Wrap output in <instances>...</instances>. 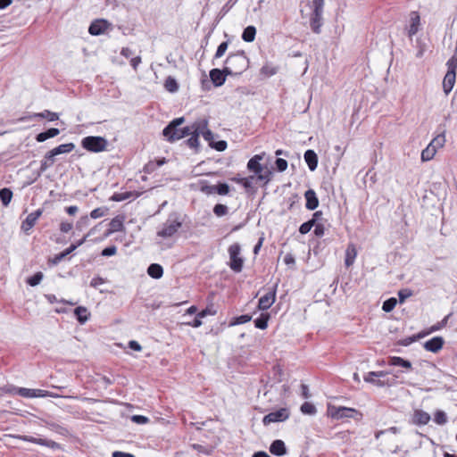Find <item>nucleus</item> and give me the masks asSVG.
<instances>
[{
	"label": "nucleus",
	"mask_w": 457,
	"mask_h": 457,
	"mask_svg": "<svg viewBox=\"0 0 457 457\" xmlns=\"http://www.w3.org/2000/svg\"><path fill=\"white\" fill-rule=\"evenodd\" d=\"M192 137L186 140L185 144L188 147L197 150L199 147V136L202 135L211 146V143H213L214 135L208 129V120L206 119H198L192 123Z\"/></svg>",
	"instance_id": "obj_1"
},
{
	"label": "nucleus",
	"mask_w": 457,
	"mask_h": 457,
	"mask_svg": "<svg viewBox=\"0 0 457 457\" xmlns=\"http://www.w3.org/2000/svg\"><path fill=\"white\" fill-rule=\"evenodd\" d=\"M184 122V117L176 118L163 129L162 135L169 142L172 143L187 136L192 137V124L182 129L179 128Z\"/></svg>",
	"instance_id": "obj_2"
},
{
	"label": "nucleus",
	"mask_w": 457,
	"mask_h": 457,
	"mask_svg": "<svg viewBox=\"0 0 457 457\" xmlns=\"http://www.w3.org/2000/svg\"><path fill=\"white\" fill-rule=\"evenodd\" d=\"M249 66V60L244 52L229 54L225 61V72L237 76L242 74Z\"/></svg>",
	"instance_id": "obj_3"
},
{
	"label": "nucleus",
	"mask_w": 457,
	"mask_h": 457,
	"mask_svg": "<svg viewBox=\"0 0 457 457\" xmlns=\"http://www.w3.org/2000/svg\"><path fill=\"white\" fill-rule=\"evenodd\" d=\"M306 6L310 9V26L312 30L320 34L323 25L322 13L324 0H306Z\"/></svg>",
	"instance_id": "obj_4"
},
{
	"label": "nucleus",
	"mask_w": 457,
	"mask_h": 457,
	"mask_svg": "<svg viewBox=\"0 0 457 457\" xmlns=\"http://www.w3.org/2000/svg\"><path fill=\"white\" fill-rule=\"evenodd\" d=\"M263 159V154H256L247 162V169L257 175V179L268 183L270 180L271 171L263 168L260 162Z\"/></svg>",
	"instance_id": "obj_5"
},
{
	"label": "nucleus",
	"mask_w": 457,
	"mask_h": 457,
	"mask_svg": "<svg viewBox=\"0 0 457 457\" xmlns=\"http://www.w3.org/2000/svg\"><path fill=\"white\" fill-rule=\"evenodd\" d=\"M328 415L335 420H342L345 418L359 420L362 416L356 409L331 404L328 406Z\"/></svg>",
	"instance_id": "obj_6"
},
{
	"label": "nucleus",
	"mask_w": 457,
	"mask_h": 457,
	"mask_svg": "<svg viewBox=\"0 0 457 457\" xmlns=\"http://www.w3.org/2000/svg\"><path fill=\"white\" fill-rule=\"evenodd\" d=\"M81 145L89 152L99 153L106 150L108 142L103 137L88 136L82 139Z\"/></svg>",
	"instance_id": "obj_7"
},
{
	"label": "nucleus",
	"mask_w": 457,
	"mask_h": 457,
	"mask_svg": "<svg viewBox=\"0 0 457 457\" xmlns=\"http://www.w3.org/2000/svg\"><path fill=\"white\" fill-rule=\"evenodd\" d=\"M229 267L235 272L242 271L244 259L240 256L241 246L238 243H234L228 247Z\"/></svg>",
	"instance_id": "obj_8"
},
{
	"label": "nucleus",
	"mask_w": 457,
	"mask_h": 457,
	"mask_svg": "<svg viewBox=\"0 0 457 457\" xmlns=\"http://www.w3.org/2000/svg\"><path fill=\"white\" fill-rule=\"evenodd\" d=\"M15 394L24 397V398H37V397H53V398H58V397H64L62 395L55 394L50 391L42 390V389H30V388H25L21 387L19 389H15Z\"/></svg>",
	"instance_id": "obj_9"
},
{
	"label": "nucleus",
	"mask_w": 457,
	"mask_h": 457,
	"mask_svg": "<svg viewBox=\"0 0 457 457\" xmlns=\"http://www.w3.org/2000/svg\"><path fill=\"white\" fill-rule=\"evenodd\" d=\"M181 225V222L177 219H168L163 224L162 228L157 232V235L161 237H170L177 233Z\"/></svg>",
	"instance_id": "obj_10"
},
{
	"label": "nucleus",
	"mask_w": 457,
	"mask_h": 457,
	"mask_svg": "<svg viewBox=\"0 0 457 457\" xmlns=\"http://www.w3.org/2000/svg\"><path fill=\"white\" fill-rule=\"evenodd\" d=\"M289 417V411L286 408H281L276 411L270 412L265 415L262 419V423L267 426L274 422H281L287 420Z\"/></svg>",
	"instance_id": "obj_11"
},
{
	"label": "nucleus",
	"mask_w": 457,
	"mask_h": 457,
	"mask_svg": "<svg viewBox=\"0 0 457 457\" xmlns=\"http://www.w3.org/2000/svg\"><path fill=\"white\" fill-rule=\"evenodd\" d=\"M42 213H43V211L41 209H38V210L29 213L21 223V230L24 233H26L27 235H29V231L35 226L37 220L42 215Z\"/></svg>",
	"instance_id": "obj_12"
},
{
	"label": "nucleus",
	"mask_w": 457,
	"mask_h": 457,
	"mask_svg": "<svg viewBox=\"0 0 457 457\" xmlns=\"http://www.w3.org/2000/svg\"><path fill=\"white\" fill-rule=\"evenodd\" d=\"M277 285L267 294L259 299L258 307L260 310H268L275 302Z\"/></svg>",
	"instance_id": "obj_13"
},
{
	"label": "nucleus",
	"mask_w": 457,
	"mask_h": 457,
	"mask_svg": "<svg viewBox=\"0 0 457 457\" xmlns=\"http://www.w3.org/2000/svg\"><path fill=\"white\" fill-rule=\"evenodd\" d=\"M110 26L111 24L105 20H96L90 24L88 32L93 36H98L104 34Z\"/></svg>",
	"instance_id": "obj_14"
},
{
	"label": "nucleus",
	"mask_w": 457,
	"mask_h": 457,
	"mask_svg": "<svg viewBox=\"0 0 457 457\" xmlns=\"http://www.w3.org/2000/svg\"><path fill=\"white\" fill-rule=\"evenodd\" d=\"M35 118L46 119L49 121H54L59 119V115L56 112H53L51 111L45 110L44 112H34V113L30 114L29 116L21 117L20 119V120L26 121V120H33Z\"/></svg>",
	"instance_id": "obj_15"
},
{
	"label": "nucleus",
	"mask_w": 457,
	"mask_h": 457,
	"mask_svg": "<svg viewBox=\"0 0 457 457\" xmlns=\"http://www.w3.org/2000/svg\"><path fill=\"white\" fill-rule=\"evenodd\" d=\"M228 75L225 72V67L223 70L215 68L210 71V78L215 87H221L225 83Z\"/></svg>",
	"instance_id": "obj_16"
},
{
	"label": "nucleus",
	"mask_w": 457,
	"mask_h": 457,
	"mask_svg": "<svg viewBox=\"0 0 457 457\" xmlns=\"http://www.w3.org/2000/svg\"><path fill=\"white\" fill-rule=\"evenodd\" d=\"M420 27V17L417 12H411L410 25L407 29L408 37L411 38L419 31Z\"/></svg>",
	"instance_id": "obj_17"
},
{
	"label": "nucleus",
	"mask_w": 457,
	"mask_h": 457,
	"mask_svg": "<svg viewBox=\"0 0 457 457\" xmlns=\"http://www.w3.org/2000/svg\"><path fill=\"white\" fill-rule=\"evenodd\" d=\"M444 345V339L441 337H435L424 344V348L432 353H437Z\"/></svg>",
	"instance_id": "obj_18"
},
{
	"label": "nucleus",
	"mask_w": 457,
	"mask_h": 457,
	"mask_svg": "<svg viewBox=\"0 0 457 457\" xmlns=\"http://www.w3.org/2000/svg\"><path fill=\"white\" fill-rule=\"evenodd\" d=\"M270 452L276 456H283L287 454V451L285 443L280 439H276L271 443Z\"/></svg>",
	"instance_id": "obj_19"
},
{
	"label": "nucleus",
	"mask_w": 457,
	"mask_h": 457,
	"mask_svg": "<svg viewBox=\"0 0 457 457\" xmlns=\"http://www.w3.org/2000/svg\"><path fill=\"white\" fill-rule=\"evenodd\" d=\"M430 420V415L422 411V410H416L413 413L412 417V422L416 425H426Z\"/></svg>",
	"instance_id": "obj_20"
},
{
	"label": "nucleus",
	"mask_w": 457,
	"mask_h": 457,
	"mask_svg": "<svg viewBox=\"0 0 457 457\" xmlns=\"http://www.w3.org/2000/svg\"><path fill=\"white\" fill-rule=\"evenodd\" d=\"M386 372L385 371H370L364 376V380L378 386H384L385 383L379 379L376 380L375 378H381L386 376Z\"/></svg>",
	"instance_id": "obj_21"
},
{
	"label": "nucleus",
	"mask_w": 457,
	"mask_h": 457,
	"mask_svg": "<svg viewBox=\"0 0 457 457\" xmlns=\"http://www.w3.org/2000/svg\"><path fill=\"white\" fill-rule=\"evenodd\" d=\"M306 199V208L308 210H315L319 205V200L315 192L312 189H309L304 194Z\"/></svg>",
	"instance_id": "obj_22"
},
{
	"label": "nucleus",
	"mask_w": 457,
	"mask_h": 457,
	"mask_svg": "<svg viewBox=\"0 0 457 457\" xmlns=\"http://www.w3.org/2000/svg\"><path fill=\"white\" fill-rule=\"evenodd\" d=\"M304 161L306 162L309 169L314 170L318 165V156L313 150H307L304 153Z\"/></svg>",
	"instance_id": "obj_23"
},
{
	"label": "nucleus",
	"mask_w": 457,
	"mask_h": 457,
	"mask_svg": "<svg viewBox=\"0 0 457 457\" xmlns=\"http://www.w3.org/2000/svg\"><path fill=\"white\" fill-rule=\"evenodd\" d=\"M456 76L445 73V78L443 79V90L444 93L447 96L453 90V87L455 84Z\"/></svg>",
	"instance_id": "obj_24"
},
{
	"label": "nucleus",
	"mask_w": 457,
	"mask_h": 457,
	"mask_svg": "<svg viewBox=\"0 0 457 457\" xmlns=\"http://www.w3.org/2000/svg\"><path fill=\"white\" fill-rule=\"evenodd\" d=\"M388 364L391 365V366H400V367H403L406 370H411L412 369V365L411 363V361H407V360H404L403 359L402 357H399V356H392L389 358L388 360Z\"/></svg>",
	"instance_id": "obj_25"
},
{
	"label": "nucleus",
	"mask_w": 457,
	"mask_h": 457,
	"mask_svg": "<svg viewBox=\"0 0 457 457\" xmlns=\"http://www.w3.org/2000/svg\"><path fill=\"white\" fill-rule=\"evenodd\" d=\"M74 314L80 324H85L89 319V312L86 307L79 306L74 310Z\"/></svg>",
	"instance_id": "obj_26"
},
{
	"label": "nucleus",
	"mask_w": 457,
	"mask_h": 457,
	"mask_svg": "<svg viewBox=\"0 0 457 457\" xmlns=\"http://www.w3.org/2000/svg\"><path fill=\"white\" fill-rule=\"evenodd\" d=\"M59 133L60 130L58 129L51 128L44 132H40L39 134H37L36 137V140L37 142H44L48 138L56 137L57 135H59Z\"/></svg>",
	"instance_id": "obj_27"
},
{
	"label": "nucleus",
	"mask_w": 457,
	"mask_h": 457,
	"mask_svg": "<svg viewBox=\"0 0 457 457\" xmlns=\"http://www.w3.org/2000/svg\"><path fill=\"white\" fill-rule=\"evenodd\" d=\"M147 274L155 279L161 278L163 275V269L158 263H152L147 268Z\"/></svg>",
	"instance_id": "obj_28"
},
{
	"label": "nucleus",
	"mask_w": 457,
	"mask_h": 457,
	"mask_svg": "<svg viewBox=\"0 0 457 457\" xmlns=\"http://www.w3.org/2000/svg\"><path fill=\"white\" fill-rule=\"evenodd\" d=\"M357 253L353 245H348L345 251V264L346 267H350L353 264L356 258Z\"/></svg>",
	"instance_id": "obj_29"
},
{
	"label": "nucleus",
	"mask_w": 457,
	"mask_h": 457,
	"mask_svg": "<svg viewBox=\"0 0 457 457\" xmlns=\"http://www.w3.org/2000/svg\"><path fill=\"white\" fill-rule=\"evenodd\" d=\"M256 29L253 26L246 27L242 33V39L245 42H253L255 38Z\"/></svg>",
	"instance_id": "obj_30"
},
{
	"label": "nucleus",
	"mask_w": 457,
	"mask_h": 457,
	"mask_svg": "<svg viewBox=\"0 0 457 457\" xmlns=\"http://www.w3.org/2000/svg\"><path fill=\"white\" fill-rule=\"evenodd\" d=\"M278 71V67L271 62H266L261 69V74L270 77L275 75Z\"/></svg>",
	"instance_id": "obj_31"
},
{
	"label": "nucleus",
	"mask_w": 457,
	"mask_h": 457,
	"mask_svg": "<svg viewBox=\"0 0 457 457\" xmlns=\"http://www.w3.org/2000/svg\"><path fill=\"white\" fill-rule=\"evenodd\" d=\"M12 198V192L10 188L4 187L0 189V200L4 206H7Z\"/></svg>",
	"instance_id": "obj_32"
},
{
	"label": "nucleus",
	"mask_w": 457,
	"mask_h": 457,
	"mask_svg": "<svg viewBox=\"0 0 457 457\" xmlns=\"http://www.w3.org/2000/svg\"><path fill=\"white\" fill-rule=\"evenodd\" d=\"M75 148L73 143L62 144L54 148V154L57 155L71 153Z\"/></svg>",
	"instance_id": "obj_33"
},
{
	"label": "nucleus",
	"mask_w": 457,
	"mask_h": 457,
	"mask_svg": "<svg viewBox=\"0 0 457 457\" xmlns=\"http://www.w3.org/2000/svg\"><path fill=\"white\" fill-rule=\"evenodd\" d=\"M436 151V148L433 147V145H428L424 150L421 152V160L423 162H428L433 159Z\"/></svg>",
	"instance_id": "obj_34"
},
{
	"label": "nucleus",
	"mask_w": 457,
	"mask_h": 457,
	"mask_svg": "<svg viewBox=\"0 0 457 457\" xmlns=\"http://www.w3.org/2000/svg\"><path fill=\"white\" fill-rule=\"evenodd\" d=\"M269 319H270V314L262 313L259 318L254 320L255 327L260 329H265L268 327Z\"/></svg>",
	"instance_id": "obj_35"
},
{
	"label": "nucleus",
	"mask_w": 457,
	"mask_h": 457,
	"mask_svg": "<svg viewBox=\"0 0 457 457\" xmlns=\"http://www.w3.org/2000/svg\"><path fill=\"white\" fill-rule=\"evenodd\" d=\"M200 191L206 195H213L216 191V186L209 185L207 181L201 180L199 182Z\"/></svg>",
	"instance_id": "obj_36"
},
{
	"label": "nucleus",
	"mask_w": 457,
	"mask_h": 457,
	"mask_svg": "<svg viewBox=\"0 0 457 457\" xmlns=\"http://www.w3.org/2000/svg\"><path fill=\"white\" fill-rule=\"evenodd\" d=\"M447 71L446 73H450L456 76L457 71V55H453L446 62Z\"/></svg>",
	"instance_id": "obj_37"
},
{
	"label": "nucleus",
	"mask_w": 457,
	"mask_h": 457,
	"mask_svg": "<svg viewBox=\"0 0 457 457\" xmlns=\"http://www.w3.org/2000/svg\"><path fill=\"white\" fill-rule=\"evenodd\" d=\"M301 411L303 414L314 415L317 412V409L312 403L305 402L301 406Z\"/></svg>",
	"instance_id": "obj_38"
},
{
	"label": "nucleus",
	"mask_w": 457,
	"mask_h": 457,
	"mask_svg": "<svg viewBox=\"0 0 457 457\" xmlns=\"http://www.w3.org/2000/svg\"><path fill=\"white\" fill-rule=\"evenodd\" d=\"M43 277V273L38 271L35 273L33 276L29 277L27 279V283L31 287H36L42 281Z\"/></svg>",
	"instance_id": "obj_39"
},
{
	"label": "nucleus",
	"mask_w": 457,
	"mask_h": 457,
	"mask_svg": "<svg viewBox=\"0 0 457 457\" xmlns=\"http://www.w3.org/2000/svg\"><path fill=\"white\" fill-rule=\"evenodd\" d=\"M445 144V134H440V135H437L430 143L429 145H433V147L436 148V151L440 148V147H443L444 145Z\"/></svg>",
	"instance_id": "obj_40"
},
{
	"label": "nucleus",
	"mask_w": 457,
	"mask_h": 457,
	"mask_svg": "<svg viewBox=\"0 0 457 457\" xmlns=\"http://www.w3.org/2000/svg\"><path fill=\"white\" fill-rule=\"evenodd\" d=\"M396 303V299L395 297H391L383 303L382 310L386 312H390L395 307Z\"/></svg>",
	"instance_id": "obj_41"
},
{
	"label": "nucleus",
	"mask_w": 457,
	"mask_h": 457,
	"mask_svg": "<svg viewBox=\"0 0 457 457\" xmlns=\"http://www.w3.org/2000/svg\"><path fill=\"white\" fill-rule=\"evenodd\" d=\"M434 421L438 425H445L447 422L446 413L443 411H436L434 415Z\"/></svg>",
	"instance_id": "obj_42"
},
{
	"label": "nucleus",
	"mask_w": 457,
	"mask_h": 457,
	"mask_svg": "<svg viewBox=\"0 0 457 457\" xmlns=\"http://www.w3.org/2000/svg\"><path fill=\"white\" fill-rule=\"evenodd\" d=\"M164 86H165V88L170 92H176L179 89L177 81L171 77H169L165 80Z\"/></svg>",
	"instance_id": "obj_43"
},
{
	"label": "nucleus",
	"mask_w": 457,
	"mask_h": 457,
	"mask_svg": "<svg viewBox=\"0 0 457 457\" xmlns=\"http://www.w3.org/2000/svg\"><path fill=\"white\" fill-rule=\"evenodd\" d=\"M37 445H45L51 449H57L60 446L59 444L54 441L43 438H37Z\"/></svg>",
	"instance_id": "obj_44"
},
{
	"label": "nucleus",
	"mask_w": 457,
	"mask_h": 457,
	"mask_svg": "<svg viewBox=\"0 0 457 457\" xmlns=\"http://www.w3.org/2000/svg\"><path fill=\"white\" fill-rule=\"evenodd\" d=\"M131 196H132V193L131 192L115 193L111 197V200L112 201H115V202H121V201L129 199Z\"/></svg>",
	"instance_id": "obj_45"
},
{
	"label": "nucleus",
	"mask_w": 457,
	"mask_h": 457,
	"mask_svg": "<svg viewBox=\"0 0 457 457\" xmlns=\"http://www.w3.org/2000/svg\"><path fill=\"white\" fill-rule=\"evenodd\" d=\"M251 319H252V316H250L248 314L240 315L238 317H236L234 319V320L231 321L230 325L235 326V325L245 324V323L250 321Z\"/></svg>",
	"instance_id": "obj_46"
},
{
	"label": "nucleus",
	"mask_w": 457,
	"mask_h": 457,
	"mask_svg": "<svg viewBox=\"0 0 457 457\" xmlns=\"http://www.w3.org/2000/svg\"><path fill=\"white\" fill-rule=\"evenodd\" d=\"M89 225V218L85 215L79 218V220L76 223V229L82 231L85 228Z\"/></svg>",
	"instance_id": "obj_47"
},
{
	"label": "nucleus",
	"mask_w": 457,
	"mask_h": 457,
	"mask_svg": "<svg viewBox=\"0 0 457 457\" xmlns=\"http://www.w3.org/2000/svg\"><path fill=\"white\" fill-rule=\"evenodd\" d=\"M108 211L107 208L105 207H99V208H96L94 209L91 212H90V217L92 219H98V218H101L103 216L105 215L106 212Z\"/></svg>",
	"instance_id": "obj_48"
},
{
	"label": "nucleus",
	"mask_w": 457,
	"mask_h": 457,
	"mask_svg": "<svg viewBox=\"0 0 457 457\" xmlns=\"http://www.w3.org/2000/svg\"><path fill=\"white\" fill-rule=\"evenodd\" d=\"M228 207L224 204H218L213 208V212L215 215L220 217L226 215L228 213Z\"/></svg>",
	"instance_id": "obj_49"
},
{
	"label": "nucleus",
	"mask_w": 457,
	"mask_h": 457,
	"mask_svg": "<svg viewBox=\"0 0 457 457\" xmlns=\"http://www.w3.org/2000/svg\"><path fill=\"white\" fill-rule=\"evenodd\" d=\"M229 192V186L227 183H220L216 186L215 194L226 195Z\"/></svg>",
	"instance_id": "obj_50"
},
{
	"label": "nucleus",
	"mask_w": 457,
	"mask_h": 457,
	"mask_svg": "<svg viewBox=\"0 0 457 457\" xmlns=\"http://www.w3.org/2000/svg\"><path fill=\"white\" fill-rule=\"evenodd\" d=\"M314 226V220H308L303 223L299 228V232L303 235L307 234Z\"/></svg>",
	"instance_id": "obj_51"
},
{
	"label": "nucleus",
	"mask_w": 457,
	"mask_h": 457,
	"mask_svg": "<svg viewBox=\"0 0 457 457\" xmlns=\"http://www.w3.org/2000/svg\"><path fill=\"white\" fill-rule=\"evenodd\" d=\"M110 226L112 229L108 234H110L112 231H120L122 228L123 224L120 220L115 218L112 220V221L110 222Z\"/></svg>",
	"instance_id": "obj_52"
},
{
	"label": "nucleus",
	"mask_w": 457,
	"mask_h": 457,
	"mask_svg": "<svg viewBox=\"0 0 457 457\" xmlns=\"http://www.w3.org/2000/svg\"><path fill=\"white\" fill-rule=\"evenodd\" d=\"M278 171L283 172L287 168V162L285 159L278 158L275 162Z\"/></svg>",
	"instance_id": "obj_53"
},
{
	"label": "nucleus",
	"mask_w": 457,
	"mask_h": 457,
	"mask_svg": "<svg viewBox=\"0 0 457 457\" xmlns=\"http://www.w3.org/2000/svg\"><path fill=\"white\" fill-rule=\"evenodd\" d=\"M227 145L228 144L225 140L211 143V147L220 152L224 151L227 148Z\"/></svg>",
	"instance_id": "obj_54"
},
{
	"label": "nucleus",
	"mask_w": 457,
	"mask_h": 457,
	"mask_svg": "<svg viewBox=\"0 0 457 457\" xmlns=\"http://www.w3.org/2000/svg\"><path fill=\"white\" fill-rule=\"evenodd\" d=\"M228 49V42H222L217 48L215 58H220Z\"/></svg>",
	"instance_id": "obj_55"
},
{
	"label": "nucleus",
	"mask_w": 457,
	"mask_h": 457,
	"mask_svg": "<svg viewBox=\"0 0 457 457\" xmlns=\"http://www.w3.org/2000/svg\"><path fill=\"white\" fill-rule=\"evenodd\" d=\"M131 420L137 424H146L149 419L143 415H133Z\"/></svg>",
	"instance_id": "obj_56"
},
{
	"label": "nucleus",
	"mask_w": 457,
	"mask_h": 457,
	"mask_svg": "<svg viewBox=\"0 0 457 457\" xmlns=\"http://www.w3.org/2000/svg\"><path fill=\"white\" fill-rule=\"evenodd\" d=\"M116 251H117L116 246L111 245V246L105 247L102 251V255L103 256H112L116 253Z\"/></svg>",
	"instance_id": "obj_57"
},
{
	"label": "nucleus",
	"mask_w": 457,
	"mask_h": 457,
	"mask_svg": "<svg viewBox=\"0 0 457 457\" xmlns=\"http://www.w3.org/2000/svg\"><path fill=\"white\" fill-rule=\"evenodd\" d=\"M254 179H255L254 176H249L247 178H244L242 186L246 189H250L253 187Z\"/></svg>",
	"instance_id": "obj_58"
},
{
	"label": "nucleus",
	"mask_w": 457,
	"mask_h": 457,
	"mask_svg": "<svg viewBox=\"0 0 457 457\" xmlns=\"http://www.w3.org/2000/svg\"><path fill=\"white\" fill-rule=\"evenodd\" d=\"M411 295V292L408 289L405 290H400L398 292L399 296V302L403 303L406 298L410 297Z\"/></svg>",
	"instance_id": "obj_59"
},
{
	"label": "nucleus",
	"mask_w": 457,
	"mask_h": 457,
	"mask_svg": "<svg viewBox=\"0 0 457 457\" xmlns=\"http://www.w3.org/2000/svg\"><path fill=\"white\" fill-rule=\"evenodd\" d=\"M315 228H314V234L317 236V237H322L325 233V227L323 224H320V223H316L314 225Z\"/></svg>",
	"instance_id": "obj_60"
},
{
	"label": "nucleus",
	"mask_w": 457,
	"mask_h": 457,
	"mask_svg": "<svg viewBox=\"0 0 457 457\" xmlns=\"http://www.w3.org/2000/svg\"><path fill=\"white\" fill-rule=\"evenodd\" d=\"M65 254L63 253V252L54 255V257L53 259L50 260L51 263L53 265H57L60 262H62L64 258H65Z\"/></svg>",
	"instance_id": "obj_61"
},
{
	"label": "nucleus",
	"mask_w": 457,
	"mask_h": 457,
	"mask_svg": "<svg viewBox=\"0 0 457 457\" xmlns=\"http://www.w3.org/2000/svg\"><path fill=\"white\" fill-rule=\"evenodd\" d=\"M72 228V223L62 221L60 224V230L62 233H68Z\"/></svg>",
	"instance_id": "obj_62"
},
{
	"label": "nucleus",
	"mask_w": 457,
	"mask_h": 457,
	"mask_svg": "<svg viewBox=\"0 0 457 457\" xmlns=\"http://www.w3.org/2000/svg\"><path fill=\"white\" fill-rule=\"evenodd\" d=\"M104 283V279L101 277H96L94 278L91 282H90V286L92 287H97L98 286L102 285Z\"/></svg>",
	"instance_id": "obj_63"
},
{
	"label": "nucleus",
	"mask_w": 457,
	"mask_h": 457,
	"mask_svg": "<svg viewBox=\"0 0 457 457\" xmlns=\"http://www.w3.org/2000/svg\"><path fill=\"white\" fill-rule=\"evenodd\" d=\"M112 457H135L132 453H123L120 451H116L112 453Z\"/></svg>",
	"instance_id": "obj_64"
}]
</instances>
